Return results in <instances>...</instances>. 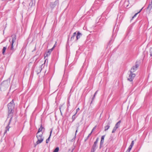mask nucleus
<instances>
[{"label":"nucleus","mask_w":152,"mask_h":152,"mask_svg":"<svg viewBox=\"0 0 152 152\" xmlns=\"http://www.w3.org/2000/svg\"><path fill=\"white\" fill-rule=\"evenodd\" d=\"M77 114V112H76L72 117V122L74 121V120L76 119L77 117L76 116V115Z\"/></svg>","instance_id":"obj_21"},{"label":"nucleus","mask_w":152,"mask_h":152,"mask_svg":"<svg viewBox=\"0 0 152 152\" xmlns=\"http://www.w3.org/2000/svg\"><path fill=\"white\" fill-rule=\"evenodd\" d=\"M134 144V141L133 140L132 141V142H131V143L130 145V146H129L130 147L132 148V147L133 146Z\"/></svg>","instance_id":"obj_31"},{"label":"nucleus","mask_w":152,"mask_h":152,"mask_svg":"<svg viewBox=\"0 0 152 152\" xmlns=\"http://www.w3.org/2000/svg\"><path fill=\"white\" fill-rule=\"evenodd\" d=\"M96 1L94 2V4H95L96 3Z\"/></svg>","instance_id":"obj_47"},{"label":"nucleus","mask_w":152,"mask_h":152,"mask_svg":"<svg viewBox=\"0 0 152 152\" xmlns=\"http://www.w3.org/2000/svg\"><path fill=\"white\" fill-rule=\"evenodd\" d=\"M118 128H116V127H115V126L114 127V128H113V129H115V130H116V129H117Z\"/></svg>","instance_id":"obj_44"},{"label":"nucleus","mask_w":152,"mask_h":152,"mask_svg":"<svg viewBox=\"0 0 152 152\" xmlns=\"http://www.w3.org/2000/svg\"><path fill=\"white\" fill-rule=\"evenodd\" d=\"M114 29H113V33L114 31Z\"/></svg>","instance_id":"obj_50"},{"label":"nucleus","mask_w":152,"mask_h":152,"mask_svg":"<svg viewBox=\"0 0 152 152\" xmlns=\"http://www.w3.org/2000/svg\"><path fill=\"white\" fill-rule=\"evenodd\" d=\"M59 150V148L58 147H57L54 150L53 152H58Z\"/></svg>","instance_id":"obj_30"},{"label":"nucleus","mask_w":152,"mask_h":152,"mask_svg":"<svg viewBox=\"0 0 152 152\" xmlns=\"http://www.w3.org/2000/svg\"><path fill=\"white\" fill-rule=\"evenodd\" d=\"M52 52H51L50 50H48V51L45 54L44 56L45 57H48V56H50L51 54V53Z\"/></svg>","instance_id":"obj_17"},{"label":"nucleus","mask_w":152,"mask_h":152,"mask_svg":"<svg viewBox=\"0 0 152 152\" xmlns=\"http://www.w3.org/2000/svg\"><path fill=\"white\" fill-rule=\"evenodd\" d=\"M33 73H31V75L30 77H31V76L33 77Z\"/></svg>","instance_id":"obj_43"},{"label":"nucleus","mask_w":152,"mask_h":152,"mask_svg":"<svg viewBox=\"0 0 152 152\" xmlns=\"http://www.w3.org/2000/svg\"><path fill=\"white\" fill-rule=\"evenodd\" d=\"M135 76L136 75L135 74H134L132 72H130V74L129 75L127 80L130 82H132Z\"/></svg>","instance_id":"obj_5"},{"label":"nucleus","mask_w":152,"mask_h":152,"mask_svg":"<svg viewBox=\"0 0 152 152\" xmlns=\"http://www.w3.org/2000/svg\"><path fill=\"white\" fill-rule=\"evenodd\" d=\"M139 66V65L137 64V62H136L135 65L134 66H133L131 68V70H130V72L133 73L134 72L136 71Z\"/></svg>","instance_id":"obj_4"},{"label":"nucleus","mask_w":152,"mask_h":152,"mask_svg":"<svg viewBox=\"0 0 152 152\" xmlns=\"http://www.w3.org/2000/svg\"><path fill=\"white\" fill-rule=\"evenodd\" d=\"M121 123V121L120 120L119 121L115 124V127H116V128H118L120 126V124Z\"/></svg>","instance_id":"obj_22"},{"label":"nucleus","mask_w":152,"mask_h":152,"mask_svg":"<svg viewBox=\"0 0 152 152\" xmlns=\"http://www.w3.org/2000/svg\"><path fill=\"white\" fill-rule=\"evenodd\" d=\"M101 115H102V113L100 114V117H101Z\"/></svg>","instance_id":"obj_48"},{"label":"nucleus","mask_w":152,"mask_h":152,"mask_svg":"<svg viewBox=\"0 0 152 152\" xmlns=\"http://www.w3.org/2000/svg\"><path fill=\"white\" fill-rule=\"evenodd\" d=\"M105 136V135H104L102 136L101 137V140L100 143V145L99 146V148L100 149H101V148L102 147V145L103 144Z\"/></svg>","instance_id":"obj_9"},{"label":"nucleus","mask_w":152,"mask_h":152,"mask_svg":"<svg viewBox=\"0 0 152 152\" xmlns=\"http://www.w3.org/2000/svg\"><path fill=\"white\" fill-rule=\"evenodd\" d=\"M14 112V110H9L8 116V117H10L9 120V123H11V122L12 120Z\"/></svg>","instance_id":"obj_6"},{"label":"nucleus","mask_w":152,"mask_h":152,"mask_svg":"<svg viewBox=\"0 0 152 152\" xmlns=\"http://www.w3.org/2000/svg\"><path fill=\"white\" fill-rule=\"evenodd\" d=\"M99 141V138L97 137L95 141L94 142V145H96V146L97 145V144L98 142V141Z\"/></svg>","instance_id":"obj_25"},{"label":"nucleus","mask_w":152,"mask_h":152,"mask_svg":"<svg viewBox=\"0 0 152 152\" xmlns=\"http://www.w3.org/2000/svg\"><path fill=\"white\" fill-rule=\"evenodd\" d=\"M98 90H97L95 92L93 96V97H92V100H94V98L95 97V96H96V95L97 94V93H98Z\"/></svg>","instance_id":"obj_27"},{"label":"nucleus","mask_w":152,"mask_h":152,"mask_svg":"<svg viewBox=\"0 0 152 152\" xmlns=\"http://www.w3.org/2000/svg\"><path fill=\"white\" fill-rule=\"evenodd\" d=\"M56 42L55 44L53 46V47L50 49V50L51 51V52H52V51L53 50L54 48H55V46H56Z\"/></svg>","instance_id":"obj_34"},{"label":"nucleus","mask_w":152,"mask_h":152,"mask_svg":"<svg viewBox=\"0 0 152 152\" xmlns=\"http://www.w3.org/2000/svg\"><path fill=\"white\" fill-rule=\"evenodd\" d=\"M77 79H76V80H75V81H77Z\"/></svg>","instance_id":"obj_51"},{"label":"nucleus","mask_w":152,"mask_h":152,"mask_svg":"<svg viewBox=\"0 0 152 152\" xmlns=\"http://www.w3.org/2000/svg\"><path fill=\"white\" fill-rule=\"evenodd\" d=\"M116 131V130H115V129H113L112 131V133H114Z\"/></svg>","instance_id":"obj_41"},{"label":"nucleus","mask_w":152,"mask_h":152,"mask_svg":"<svg viewBox=\"0 0 152 152\" xmlns=\"http://www.w3.org/2000/svg\"><path fill=\"white\" fill-rule=\"evenodd\" d=\"M92 134H91V133L89 134L88 136L86 137V139L85 140V141H86L88 139L89 137Z\"/></svg>","instance_id":"obj_33"},{"label":"nucleus","mask_w":152,"mask_h":152,"mask_svg":"<svg viewBox=\"0 0 152 152\" xmlns=\"http://www.w3.org/2000/svg\"><path fill=\"white\" fill-rule=\"evenodd\" d=\"M10 123H9V122L7 125L6 126L5 128V130L4 132V134H6L7 133V131H9V129L10 128V127L9 126L10 124Z\"/></svg>","instance_id":"obj_14"},{"label":"nucleus","mask_w":152,"mask_h":152,"mask_svg":"<svg viewBox=\"0 0 152 152\" xmlns=\"http://www.w3.org/2000/svg\"><path fill=\"white\" fill-rule=\"evenodd\" d=\"M62 105H60L59 106V109H60V111L61 115H62V113H61V107H62Z\"/></svg>","instance_id":"obj_38"},{"label":"nucleus","mask_w":152,"mask_h":152,"mask_svg":"<svg viewBox=\"0 0 152 152\" xmlns=\"http://www.w3.org/2000/svg\"><path fill=\"white\" fill-rule=\"evenodd\" d=\"M59 4V0H56L54 2H51L50 4V6L52 9H53L57 5Z\"/></svg>","instance_id":"obj_3"},{"label":"nucleus","mask_w":152,"mask_h":152,"mask_svg":"<svg viewBox=\"0 0 152 152\" xmlns=\"http://www.w3.org/2000/svg\"><path fill=\"white\" fill-rule=\"evenodd\" d=\"M78 128H79V126H77L76 128V130L75 131V136L72 139V140H74L75 139V138H76V135L77 133V131H78Z\"/></svg>","instance_id":"obj_19"},{"label":"nucleus","mask_w":152,"mask_h":152,"mask_svg":"<svg viewBox=\"0 0 152 152\" xmlns=\"http://www.w3.org/2000/svg\"><path fill=\"white\" fill-rule=\"evenodd\" d=\"M96 126H95L92 129L91 131V134H92V132H93V131L94 130L96 129Z\"/></svg>","instance_id":"obj_36"},{"label":"nucleus","mask_w":152,"mask_h":152,"mask_svg":"<svg viewBox=\"0 0 152 152\" xmlns=\"http://www.w3.org/2000/svg\"><path fill=\"white\" fill-rule=\"evenodd\" d=\"M128 6V5H127L126 7H127Z\"/></svg>","instance_id":"obj_52"},{"label":"nucleus","mask_w":152,"mask_h":152,"mask_svg":"<svg viewBox=\"0 0 152 152\" xmlns=\"http://www.w3.org/2000/svg\"><path fill=\"white\" fill-rule=\"evenodd\" d=\"M69 99H70V98H68L67 99V106L68 107H69L70 106V102H69Z\"/></svg>","instance_id":"obj_26"},{"label":"nucleus","mask_w":152,"mask_h":152,"mask_svg":"<svg viewBox=\"0 0 152 152\" xmlns=\"http://www.w3.org/2000/svg\"><path fill=\"white\" fill-rule=\"evenodd\" d=\"M105 19L103 17H101L99 19V22L104 23L105 21Z\"/></svg>","instance_id":"obj_16"},{"label":"nucleus","mask_w":152,"mask_h":152,"mask_svg":"<svg viewBox=\"0 0 152 152\" xmlns=\"http://www.w3.org/2000/svg\"><path fill=\"white\" fill-rule=\"evenodd\" d=\"M7 47H4L3 48V49L2 50V53L3 55L4 54V53L5 52V51L7 49Z\"/></svg>","instance_id":"obj_24"},{"label":"nucleus","mask_w":152,"mask_h":152,"mask_svg":"<svg viewBox=\"0 0 152 152\" xmlns=\"http://www.w3.org/2000/svg\"><path fill=\"white\" fill-rule=\"evenodd\" d=\"M110 122H109L107 124V125L105 126L104 127V128H105L104 131H107L109 129V128L110 127Z\"/></svg>","instance_id":"obj_15"},{"label":"nucleus","mask_w":152,"mask_h":152,"mask_svg":"<svg viewBox=\"0 0 152 152\" xmlns=\"http://www.w3.org/2000/svg\"><path fill=\"white\" fill-rule=\"evenodd\" d=\"M8 107L9 110H14L15 105H12L10 104H8L7 105Z\"/></svg>","instance_id":"obj_12"},{"label":"nucleus","mask_w":152,"mask_h":152,"mask_svg":"<svg viewBox=\"0 0 152 152\" xmlns=\"http://www.w3.org/2000/svg\"><path fill=\"white\" fill-rule=\"evenodd\" d=\"M82 36L81 34L79 32H78L77 34L76 35V40H78L79 39L80 37Z\"/></svg>","instance_id":"obj_18"},{"label":"nucleus","mask_w":152,"mask_h":152,"mask_svg":"<svg viewBox=\"0 0 152 152\" xmlns=\"http://www.w3.org/2000/svg\"><path fill=\"white\" fill-rule=\"evenodd\" d=\"M5 74L4 70V68L2 67H0V75L3 77Z\"/></svg>","instance_id":"obj_10"},{"label":"nucleus","mask_w":152,"mask_h":152,"mask_svg":"<svg viewBox=\"0 0 152 152\" xmlns=\"http://www.w3.org/2000/svg\"><path fill=\"white\" fill-rule=\"evenodd\" d=\"M74 148H73L72 150L70 149H69L68 150V152H73V150H74Z\"/></svg>","instance_id":"obj_39"},{"label":"nucleus","mask_w":152,"mask_h":152,"mask_svg":"<svg viewBox=\"0 0 152 152\" xmlns=\"http://www.w3.org/2000/svg\"><path fill=\"white\" fill-rule=\"evenodd\" d=\"M50 130H51L50 132V134L49 137H48V138L46 140V143H48V142H49L51 136V134H52V132L53 131V129H51Z\"/></svg>","instance_id":"obj_11"},{"label":"nucleus","mask_w":152,"mask_h":152,"mask_svg":"<svg viewBox=\"0 0 152 152\" xmlns=\"http://www.w3.org/2000/svg\"><path fill=\"white\" fill-rule=\"evenodd\" d=\"M113 40H112V39H111L109 42L108 44L109 45L110 44L112 43L113 42Z\"/></svg>","instance_id":"obj_40"},{"label":"nucleus","mask_w":152,"mask_h":152,"mask_svg":"<svg viewBox=\"0 0 152 152\" xmlns=\"http://www.w3.org/2000/svg\"><path fill=\"white\" fill-rule=\"evenodd\" d=\"M8 87V82L7 80L3 81L1 84L0 85V88L5 89L7 88Z\"/></svg>","instance_id":"obj_1"},{"label":"nucleus","mask_w":152,"mask_h":152,"mask_svg":"<svg viewBox=\"0 0 152 152\" xmlns=\"http://www.w3.org/2000/svg\"><path fill=\"white\" fill-rule=\"evenodd\" d=\"M97 147V146L93 145L91 149V152H94Z\"/></svg>","instance_id":"obj_13"},{"label":"nucleus","mask_w":152,"mask_h":152,"mask_svg":"<svg viewBox=\"0 0 152 152\" xmlns=\"http://www.w3.org/2000/svg\"><path fill=\"white\" fill-rule=\"evenodd\" d=\"M132 148L130 147L129 146L128 149L126 151V152H130Z\"/></svg>","instance_id":"obj_32"},{"label":"nucleus","mask_w":152,"mask_h":152,"mask_svg":"<svg viewBox=\"0 0 152 152\" xmlns=\"http://www.w3.org/2000/svg\"><path fill=\"white\" fill-rule=\"evenodd\" d=\"M16 39V36L15 35L12 38V43H11V50H13V44L14 43L15 40Z\"/></svg>","instance_id":"obj_7"},{"label":"nucleus","mask_w":152,"mask_h":152,"mask_svg":"<svg viewBox=\"0 0 152 152\" xmlns=\"http://www.w3.org/2000/svg\"><path fill=\"white\" fill-rule=\"evenodd\" d=\"M42 134H42L39 135H38V134H36L37 137V139L36 143L37 144L41 143L43 140L44 139L42 138Z\"/></svg>","instance_id":"obj_2"},{"label":"nucleus","mask_w":152,"mask_h":152,"mask_svg":"<svg viewBox=\"0 0 152 152\" xmlns=\"http://www.w3.org/2000/svg\"><path fill=\"white\" fill-rule=\"evenodd\" d=\"M80 110V108H78L77 110H76V112L77 113V112L78 111H79Z\"/></svg>","instance_id":"obj_42"},{"label":"nucleus","mask_w":152,"mask_h":152,"mask_svg":"<svg viewBox=\"0 0 152 152\" xmlns=\"http://www.w3.org/2000/svg\"><path fill=\"white\" fill-rule=\"evenodd\" d=\"M45 131V128L42 126V124H41V126L40 127L39 129L38 132L37 133V134H38L39 132H42V133H43V132Z\"/></svg>","instance_id":"obj_8"},{"label":"nucleus","mask_w":152,"mask_h":152,"mask_svg":"<svg viewBox=\"0 0 152 152\" xmlns=\"http://www.w3.org/2000/svg\"><path fill=\"white\" fill-rule=\"evenodd\" d=\"M150 3H152V0H151V2H150Z\"/></svg>","instance_id":"obj_49"},{"label":"nucleus","mask_w":152,"mask_h":152,"mask_svg":"<svg viewBox=\"0 0 152 152\" xmlns=\"http://www.w3.org/2000/svg\"><path fill=\"white\" fill-rule=\"evenodd\" d=\"M93 101H94V100H92H92H91V103H90V104H91V105L92 104V102H93Z\"/></svg>","instance_id":"obj_46"},{"label":"nucleus","mask_w":152,"mask_h":152,"mask_svg":"<svg viewBox=\"0 0 152 152\" xmlns=\"http://www.w3.org/2000/svg\"><path fill=\"white\" fill-rule=\"evenodd\" d=\"M150 55L151 56H152V48H151L150 50Z\"/></svg>","instance_id":"obj_35"},{"label":"nucleus","mask_w":152,"mask_h":152,"mask_svg":"<svg viewBox=\"0 0 152 152\" xmlns=\"http://www.w3.org/2000/svg\"><path fill=\"white\" fill-rule=\"evenodd\" d=\"M42 70V69L41 67H38V69L37 71V73H39Z\"/></svg>","instance_id":"obj_28"},{"label":"nucleus","mask_w":152,"mask_h":152,"mask_svg":"<svg viewBox=\"0 0 152 152\" xmlns=\"http://www.w3.org/2000/svg\"><path fill=\"white\" fill-rule=\"evenodd\" d=\"M28 107V106L27 107V108L25 110V113L26 112H27L28 111V109H27Z\"/></svg>","instance_id":"obj_45"},{"label":"nucleus","mask_w":152,"mask_h":152,"mask_svg":"<svg viewBox=\"0 0 152 152\" xmlns=\"http://www.w3.org/2000/svg\"><path fill=\"white\" fill-rule=\"evenodd\" d=\"M76 32H74L73 33L72 36L71 37V39H70L71 40H74V38L76 36Z\"/></svg>","instance_id":"obj_23"},{"label":"nucleus","mask_w":152,"mask_h":152,"mask_svg":"<svg viewBox=\"0 0 152 152\" xmlns=\"http://www.w3.org/2000/svg\"><path fill=\"white\" fill-rule=\"evenodd\" d=\"M14 103V101L13 100H12V101H11V102L9 103L8 104H11L12 105H15L14 104H13Z\"/></svg>","instance_id":"obj_37"},{"label":"nucleus","mask_w":152,"mask_h":152,"mask_svg":"<svg viewBox=\"0 0 152 152\" xmlns=\"http://www.w3.org/2000/svg\"><path fill=\"white\" fill-rule=\"evenodd\" d=\"M152 8V3H149L147 9L149 11L151 10Z\"/></svg>","instance_id":"obj_20"},{"label":"nucleus","mask_w":152,"mask_h":152,"mask_svg":"<svg viewBox=\"0 0 152 152\" xmlns=\"http://www.w3.org/2000/svg\"><path fill=\"white\" fill-rule=\"evenodd\" d=\"M143 9V8H142L140 10V11L137 12V13H136V14H135V15H134V16L133 17H132V18H134L135 17L136 15H137V14L138 13H140L141 11V10H142V9Z\"/></svg>","instance_id":"obj_29"}]
</instances>
